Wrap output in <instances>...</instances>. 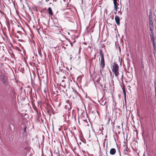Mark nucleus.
Listing matches in <instances>:
<instances>
[{"label": "nucleus", "instance_id": "13", "mask_svg": "<svg viewBox=\"0 0 156 156\" xmlns=\"http://www.w3.org/2000/svg\"><path fill=\"white\" fill-rule=\"evenodd\" d=\"M113 3L114 5H116L117 3V0H113Z\"/></svg>", "mask_w": 156, "mask_h": 156}, {"label": "nucleus", "instance_id": "21", "mask_svg": "<svg viewBox=\"0 0 156 156\" xmlns=\"http://www.w3.org/2000/svg\"><path fill=\"white\" fill-rule=\"evenodd\" d=\"M116 12H116V11L114 13H115V14H116Z\"/></svg>", "mask_w": 156, "mask_h": 156}, {"label": "nucleus", "instance_id": "19", "mask_svg": "<svg viewBox=\"0 0 156 156\" xmlns=\"http://www.w3.org/2000/svg\"><path fill=\"white\" fill-rule=\"evenodd\" d=\"M83 121L84 122H87V119H84L83 120Z\"/></svg>", "mask_w": 156, "mask_h": 156}, {"label": "nucleus", "instance_id": "12", "mask_svg": "<svg viewBox=\"0 0 156 156\" xmlns=\"http://www.w3.org/2000/svg\"><path fill=\"white\" fill-rule=\"evenodd\" d=\"M151 41L152 42H155L154 37H151Z\"/></svg>", "mask_w": 156, "mask_h": 156}, {"label": "nucleus", "instance_id": "8", "mask_svg": "<svg viewBox=\"0 0 156 156\" xmlns=\"http://www.w3.org/2000/svg\"><path fill=\"white\" fill-rule=\"evenodd\" d=\"M152 13L151 12H150V13L149 17V19L150 22H151V21H152L153 19H152Z\"/></svg>", "mask_w": 156, "mask_h": 156}, {"label": "nucleus", "instance_id": "18", "mask_svg": "<svg viewBox=\"0 0 156 156\" xmlns=\"http://www.w3.org/2000/svg\"><path fill=\"white\" fill-rule=\"evenodd\" d=\"M155 93H156V85L155 84Z\"/></svg>", "mask_w": 156, "mask_h": 156}, {"label": "nucleus", "instance_id": "1", "mask_svg": "<svg viewBox=\"0 0 156 156\" xmlns=\"http://www.w3.org/2000/svg\"><path fill=\"white\" fill-rule=\"evenodd\" d=\"M119 68L118 65L115 62H114L112 66V69L115 76H118L119 74Z\"/></svg>", "mask_w": 156, "mask_h": 156}, {"label": "nucleus", "instance_id": "15", "mask_svg": "<svg viewBox=\"0 0 156 156\" xmlns=\"http://www.w3.org/2000/svg\"><path fill=\"white\" fill-rule=\"evenodd\" d=\"M119 156H121V152H120V151H119Z\"/></svg>", "mask_w": 156, "mask_h": 156}, {"label": "nucleus", "instance_id": "22", "mask_svg": "<svg viewBox=\"0 0 156 156\" xmlns=\"http://www.w3.org/2000/svg\"><path fill=\"white\" fill-rule=\"evenodd\" d=\"M17 32H18V33H20V31H17Z\"/></svg>", "mask_w": 156, "mask_h": 156}, {"label": "nucleus", "instance_id": "20", "mask_svg": "<svg viewBox=\"0 0 156 156\" xmlns=\"http://www.w3.org/2000/svg\"><path fill=\"white\" fill-rule=\"evenodd\" d=\"M30 93H31L32 92V89H30Z\"/></svg>", "mask_w": 156, "mask_h": 156}, {"label": "nucleus", "instance_id": "23", "mask_svg": "<svg viewBox=\"0 0 156 156\" xmlns=\"http://www.w3.org/2000/svg\"><path fill=\"white\" fill-rule=\"evenodd\" d=\"M50 4H51V3H50Z\"/></svg>", "mask_w": 156, "mask_h": 156}, {"label": "nucleus", "instance_id": "5", "mask_svg": "<svg viewBox=\"0 0 156 156\" xmlns=\"http://www.w3.org/2000/svg\"><path fill=\"white\" fill-rule=\"evenodd\" d=\"M149 27L150 31H152V30H154V27L153 21H151V22H149Z\"/></svg>", "mask_w": 156, "mask_h": 156}, {"label": "nucleus", "instance_id": "16", "mask_svg": "<svg viewBox=\"0 0 156 156\" xmlns=\"http://www.w3.org/2000/svg\"><path fill=\"white\" fill-rule=\"evenodd\" d=\"M27 127H25L24 128V131L25 132H26V129Z\"/></svg>", "mask_w": 156, "mask_h": 156}, {"label": "nucleus", "instance_id": "3", "mask_svg": "<svg viewBox=\"0 0 156 156\" xmlns=\"http://www.w3.org/2000/svg\"><path fill=\"white\" fill-rule=\"evenodd\" d=\"M123 147L124 148L123 153L124 154L126 155L128 154V152L127 150V147L126 145L125 144L123 145Z\"/></svg>", "mask_w": 156, "mask_h": 156}, {"label": "nucleus", "instance_id": "6", "mask_svg": "<svg viewBox=\"0 0 156 156\" xmlns=\"http://www.w3.org/2000/svg\"><path fill=\"white\" fill-rule=\"evenodd\" d=\"M116 152V150L115 148H112L111 149L110 151V153L112 155H114Z\"/></svg>", "mask_w": 156, "mask_h": 156}, {"label": "nucleus", "instance_id": "11", "mask_svg": "<svg viewBox=\"0 0 156 156\" xmlns=\"http://www.w3.org/2000/svg\"><path fill=\"white\" fill-rule=\"evenodd\" d=\"M114 9L115 10H116V12H117V8H118V6L117 5H114Z\"/></svg>", "mask_w": 156, "mask_h": 156}, {"label": "nucleus", "instance_id": "17", "mask_svg": "<svg viewBox=\"0 0 156 156\" xmlns=\"http://www.w3.org/2000/svg\"><path fill=\"white\" fill-rule=\"evenodd\" d=\"M155 84L156 85V80H155V82H154L155 87Z\"/></svg>", "mask_w": 156, "mask_h": 156}, {"label": "nucleus", "instance_id": "4", "mask_svg": "<svg viewBox=\"0 0 156 156\" xmlns=\"http://www.w3.org/2000/svg\"><path fill=\"white\" fill-rule=\"evenodd\" d=\"M115 20L117 24L119 25L120 24V18L119 17L117 16H116L115 17Z\"/></svg>", "mask_w": 156, "mask_h": 156}, {"label": "nucleus", "instance_id": "7", "mask_svg": "<svg viewBox=\"0 0 156 156\" xmlns=\"http://www.w3.org/2000/svg\"><path fill=\"white\" fill-rule=\"evenodd\" d=\"M48 13L49 14H50L51 15H52L53 14V12L51 8L50 7H49L48 8Z\"/></svg>", "mask_w": 156, "mask_h": 156}, {"label": "nucleus", "instance_id": "9", "mask_svg": "<svg viewBox=\"0 0 156 156\" xmlns=\"http://www.w3.org/2000/svg\"><path fill=\"white\" fill-rule=\"evenodd\" d=\"M123 93L124 94V98H125V101L126 102V92L125 91V89L124 88L123 89Z\"/></svg>", "mask_w": 156, "mask_h": 156}, {"label": "nucleus", "instance_id": "10", "mask_svg": "<svg viewBox=\"0 0 156 156\" xmlns=\"http://www.w3.org/2000/svg\"><path fill=\"white\" fill-rule=\"evenodd\" d=\"M153 30H152V31H151V33L150 34L151 37H154V34L153 32Z\"/></svg>", "mask_w": 156, "mask_h": 156}, {"label": "nucleus", "instance_id": "14", "mask_svg": "<svg viewBox=\"0 0 156 156\" xmlns=\"http://www.w3.org/2000/svg\"><path fill=\"white\" fill-rule=\"evenodd\" d=\"M152 43H153V45L154 48H155V42H153Z\"/></svg>", "mask_w": 156, "mask_h": 156}, {"label": "nucleus", "instance_id": "2", "mask_svg": "<svg viewBox=\"0 0 156 156\" xmlns=\"http://www.w3.org/2000/svg\"><path fill=\"white\" fill-rule=\"evenodd\" d=\"M100 54L101 57V61L100 62V66L102 69H103L105 65L104 55L103 54L101 50H100Z\"/></svg>", "mask_w": 156, "mask_h": 156}]
</instances>
